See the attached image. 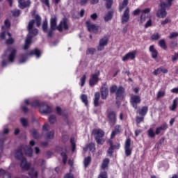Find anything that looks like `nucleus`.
<instances>
[{"mask_svg": "<svg viewBox=\"0 0 178 178\" xmlns=\"http://www.w3.org/2000/svg\"><path fill=\"white\" fill-rule=\"evenodd\" d=\"M99 76H101V72H99V70H96L95 73L90 75L89 79V85L90 87H94V86L98 84V81H99Z\"/></svg>", "mask_w": 178, "mask_h": 178, "instance_id": "obj_7", "label": "nucleus"}, {"mask_svg": "<svg viewBox=\"0 0 178 178\" xmlns=\"http://www.w3.org/2000/svg\"><path fill=\"white\" fill-rule=\"evenodd\" d=\"M110 162L111 161L108 158H105L104 159H103L100 166L101 171L98 176H101V175H106L108 178V172L106 170L108 168H109Z\"/></svg>", "mask_w": 178, "mask_h": 178, "instance_id": "obj_5", "label": "nucleus"}, {"mask_svg": "<svg viewBox=\"0 0 178 178\" xmlns=\"http://www.w3.org/2000/svg\"><path fill=\"white\" fill-rule=\"evenodd\" d=\"M41 3L45 5L47 8H50L51 5L49 4V0H40Z\"/></svg>", "mask_w": 178, "mask_h": 178, "instance_id": "obj_63", "label": "nucleus"}, {"mask_svg": "<svg viewBox=\"0 0 178 178\" xmlns=\"http://www.w3.org/2000/svg\"><path fill=\"white\" fill-rule=\"evenodd\" d=\"M168 23H172V19L170 18H165V20L161 21V26H165Z\"/></svg>", "mask_w": 178, "mask_h": 178, "instance_id": "obj_58", "label": "nucleus"}, {"mask_svg": "<svg viewBox=\"0 0 178 178\" xmlns=\"http://www.w3.org/2000/svg\"><path fill=\"white\" fill-rule=\"evenodd\" d=\"M107 122L110 126L113 127L118 122V115L115 111L112 110H108L106 113Z\"/></svg>", "mask_w": 178, "mask_h": 178, "instance_id": "obj_4", "label": "nucleus"}, {"mask_svg": "<svg viewBox=\"0 0 178 178\" xmlns=\"http://www.w3.org/2000/svg\"><path fill=\"white\" fill-rule=\"evenodd\" d=\"M168 72V69L164 68L163 67H160L156 70H154V71L153 72V74L154 76H158V74H161V73H163V74H166Z\"/></svg>", "mask_w": 178, "mask_h": 178, "instance_id": "obj_25", "label": "nucleus"}, {"mask_svg": "<svg viewBox=\"0 0 178 178\" xmlns=\"http://www.w3.org/2000/svg\"><path fill=\"white\" fill-rule=\"evenodd\" d=\"M108 39L106 37H104L99 40V45L97 46V51H104L105 46L108 45Z\"/></svg>", "mask_w": 178, "mask_h": 178, "instance_id": "obj_18", "label": "nucleus"}, {"mask_svg": "<svg viewBox=\"0 0 178 178\" xmlns=\"http://www.w3.org/2000/svg\"><path fill=\"white\" fill-rule=\"evenodd\" d=\"M21 59L19 60L20 63H24L27 60V54H20Z\"/></svg>", "mask_w": 178, "mask_h": 178, "instance_id": "obj_50", "label": "nucleus"}, {"mask_svg": "<svg viewBox=\"0 0 178 178\" xmlns=\"http://www.w3.org/2000/svg\"><path fill=\"white\" fill-rule=\"evenodd\" d=\"M20 122L24 127L29 126V121L26 118H21Z\"/></svg>", "mask_w": 178, "mask_h": 178, "instance_id": "obj_53", "label": "nucleus"}, {"mask_svg": "<svg viewBox=\"0 0 178 178\" xmlns=\"http://www.w3.org/2000/svg\"><path fill=\"white\" fill-rule=\"evenodd\" d=\"M33 36L31 35H28L25 40V44H29L30 45L31 44Z\"/></svg>", "mask_w": 178, "mask_h": 178, "instance_id": "obj_55", "label": "nucleus"}, {"mask_svg": "<svg viewBox=\"0 0 178 178\" xmlns=\"http://www.w3.org/2000/svg\"><path fill=\"white\" fill-rule=\"evenodd\" d=\"M56 112L57 114L59 115L60 116H61V115H63V116H64L65 118L67 119V114H62V108L59 106L56 107Z\"/></svg>", "mask_w": 178, "mask_h": 178, "instance_id": "obj_47", "label": "nucleus"}, {"mask_svg": "<svg viewBox=\"0 0 178 178\" xmlns=\"http://www.w3.org/2000/svg\"><path fill=\"white\" fill-rule=\"evenodd\" d=\"M136 122L137 124L144 122V116L141 115V117H136Z\"/></svg>", "mask_w": 178, "mask_h": 178, "instance_id": "obj_54", "label": "nucleus"}, {"mask_svg": "<svg viewBox=\"0 0 178 178\" xmlns=\"http://www.w3.org/2000/svg\"><path fill=\"white\" fill-rule=\"evenodd\" d=\"M136 55H137V51L134 50L132 51H130L125 54L122 58V60L123 62H126L127 60H129V59H131V60H133L136 59Z\"/></svg>", "mask_w": 178, "mask_h": 178, "instance_id": "obj_16", "label": "nucleus"}, {"mask_svg": "<svg viewBox=\"0 0 178 178\" xmlns=\"http://www.w3.org/2000/svg\"><path fill=\"white\" fill-rule=\"evenodd\" d=\"M58 31L62 33L63 30H69V25L67 24V19L66 18H63V20L60 22V24L57 26Z\"/></svg>", "mask_w": 178, "mask_h": 178, "instance_id": "obj_11", "label": "nucleus"}, {"mask_svg": "<svg viewBox=\"0 0 178 178\" xmlns=\"http://www.w3.org/2000/svg\"><path fill=\"white\" fill-rule=\"evenodd\" d=\"M136 113H138L140 116L145 117L148 113V107L147 106H143L140 109L136 111Z\"/></svg>", "mask_w": 178, "mask_h": 178, "instance_id": "obj_28", "label": "nucleus"}, {"mask_svg": "<svg viewBox=\"0 0 178 178\" xmlns=\"http://www.w3.org/2000/svg\"><path fill=\"white\" fill-rule=\"evenodd\" d=\"M60 155L63 158V163L66 165V162H67V154H66V152H61Z\"/></svg>", "mask_w": 178, "mask_h": 178, "instance_id": "obj_46", "label": "nucleus"}, {"mask_svg": "<svg viewBox=\"0 0 178 178\" xmlns=\"http://www.w3.org/2000/svg\"><path fill=\"white\" fill-rule=\"evenodd\" d=\"M28 175L31 178H38V172L34 171V169L31 170V171L28 172Z\"/></svg>", "mask_w": 178, "mask_h": 178, "instance_id": "obj_36", "label": "nucleus"}, {"mask_svg": "<svg viewBox=\"0 0 178 178\" xmlns=\"http://www.w3.org/2000/svg\"><path fill=\"white\" fill-rule=\"evenodd\" d=\"M177 102H178V98H175L172 102V104L170 106V111L176 110V108H177Z\"/></svg>", "mask_w": 178, "mask_h": 178, "instance_id": "obj_37", "label": "nucleus"}, {"mask_svg": "<svg viewBox=\"0 0 178 178\" xmlns=\"http://www.w3.org/2000/svg\"><path fill=\"white\" fill-rule=\"evenodd\" d=\"M127 5H129V0H123L122 3L120 5L119 11L122 12Z\"/></svg>", "mask_w": 178, "mask_h": 178, "instance_id": "obj_38", "label": "nucleus"}, {"mask_svg": "<svg viewBox=\"0 0 178 178\" xmlns=\"http://www.w3.org/2000/svg\"><path fill=\"white\" fill-rule=\"evenodd\" d=\"M70 144L72 147V152H74V151H76V142H74V138H70Z\"/></svg>", "mask_w": 178, "mask_h": 178, "instance_id": "obj_44", "label": "nucleus"}, {"mask_svg": "<svg viewBox=\"0 0 178 178\" xmlns=\"http://www.w3.org/2000/svg\"><path fill=\"white\" fill-rule=\"evenodd\" d=\"M92 136L95 137V140L99 145H102L104 144V136H105V132L102 129H95L92 131Z\"/></svg>", "mask_w": 178, "mask_h": 178, "instance_id": "obj_3", "label": "nucleus"}, {"mask_svg": "<svg viewBox=\"0 0 178 178\" xmlns=\"http://www.w3.org/2000/svg\"><path fill=\"white\" fill-rule=\"evenodd\" d=\"M176 37H178V32H172L170 33L168 38L172 40V38H176Z\"/></svg>", "mask_w": 178, "mask_h": 178, "instance_id": "obj_60", "label": "nucleus"}, {"mask_svg": "<svg viewBox=\"0 0 178 178\" xmlns=\"http://www.w3.org/2000/svg\"><path fill=\"white\" fill-rule=\"evenodd\" d=\"M151 12L150 8H145L142 10V15L140 16V23H144L145 22V17L144 16V14L149 13Z\"/></svg>", "mask_w": 178, "mask_h": 178, "instance_id": "obj_32", "label": "nucleus"}, {"mask_svg": "<svg viewBox=\"0 0 178 178\" xmlns=\"http://www.w3.org/2000/svg\"><path fill=\"white\" fill-rule=\"evenodd\" d=\"M86 24L88 27V31L91 32L92 31L95 33V34H97L98 33V26H97L94 24H91V20L88 19L86 22Z\"/></svg>", "mask_w": 178, "mask_h": 178, "instance_id": "obj_17", "label": "nucleus"}, {"mask_svg": "<svg viewBox=\"0 0 178 178\" xmlns=\"http://www.w3.org/2000/svg\"><path fill=\"white\" fill-rule=\"evenodd\" d=\"M124 149L125 151V156H130L133 153V147H131V139L128 138L124 143Z\"/></svg>", "mask_w": 178, "mask_h": 178, "instance_id": "obj_8", "label": "nucleus"}, {"mask_svg": "<svg viewBox=\"0 0 178 178\" xmlns=\"http://www.w3.org/2000/svg\"><path fill=\"white\" fill-rule=\"evenodd\" d=\"M44 137L47 140H52L55 137V131H51L47 132L45 135Z\"/></svg>", "mask_w": 178, "mask_h": 178, "instance_id": "obj_33", "label": "nucleus"}, {"mask_svg": "<svg viewBox=\"0 0 178 178\" xmlns=\"http://www.w3.org/2000/svg\"><path fill=\"white\" fill-rule=\"evenodd\" d=\"M100 92H101L102 99H106V98H108V96L109 95V90L108 89L106 82L102 85L100 89Z\"/></svg>", "mask_w": 178, "mask_h": 178, "instance_id": "obj_13", "label": "nucleus"}, {"mask_svg": "<svg viewBox=\"0 0 178 178\" xmlns=\"http://www.w3.org/2000/svg\"><path fill=\"white\" fill-rule=\"evenodd\" d=\"M42 27L44 33H47L48 31V22L44 21Z\"/></svg>", "mask_w": 178, "mask_h": 178, "instance_id": "obj_49", "label": "nucleus"}, {"mask_svg": "<svg viewBox=\"0 0 178 178\" xmlns=\"http://www.w3.org/2000/svg\"><path fill=\"white\" fill-rule=\"evenodd\" d=\"M106 2V9H111L112 6L113 5V0H103Z\"/></svg>", "mask_w": 178, "mask_h": 178, "instance_id": "obj_40", "label": "nucleus"}, {"mask_svg": "<svg viewBox=\"0 0 178 178\" xmlns=\"http://www.w3.org/2000/svg\"><path fill=\"white\" fill-rule=\"evenodd\" d=\"M95 48H88L86 51V55H94L95 54Z\"/></svg>", "mask_w": 178, "mask_h": 178, "instance_id": "obj_51", "label": "nucleus"}, {"mask_svg": "<svg viewBox=\"0 0 178 178\" xmlns=\"http://www.w3.org/2000/svg\"><path fill=\"white\" fill-rule=\"evenodd\" d=\"M32 108H39V111L42 115L52 113V108L45 103H40L38 100H35L30 103Z\"/></svg>", "mask_w": 178, "mask_h": 178, "instance_id": "obj_2", "label": "nucleus"}, {"mask_svg": "<svg viewBox=\"0 0 178 178\" xmlns=\"http://www.w3.org/2000/svg\"><path fill=\"white\" fill-rule=\"evenodd\" d=\"M129 20H130V8L127 7L121 17V23L124 24V23H127Z\"/></svg>", "mask_w": 178, "mask_h": 178, "instance_id": "obj_15", "label": "nucleus"}, {"mask_svg": "<svg viewBox=\"0 0 178 178\" xmlns=\"http://www.w3.org/2000/svg\"><path fill=\"white\" fill-rule=\"evenodd\" d=\"M15 158L17 161H21L20 166L22 170H30L31 168V164L27 162V159L23 156V147H18L15 153Z\"/></svg>", "mask_w": 178, "mask_h": 178, "instance_id": "obj_1", "label": "nucleus"}, {"mask_svg": "<svg viewBox=\"0 0 178 178\" xmlns=\"http://www.w3.org/2000/svg\"><path fill=\"white\" fill-rule=\"evenodd\" d=\"M100 98L101 95L99 94V92H96L95 93V97L93 99V105L95 108H97V106H99V105L102 104V102H99Z\"/></svg>", "mask_w": 178, "mask_h": 178, "instance_id": "obj_22", "label": "nucleus"}, {"mask_svg": "<svg viewBox=\"0 0 178 178\" xmlns=\"http://www.w3.org/2000/svg\"><path fill=\"white\" fill-rule=\"evenodd\" d=\"M178 59V52H175L171 57L172 62H176Z\"/></svg>", "mask_w": 178, "mask_h": 178, "instance_id": "obj_64", "label": "nucleus"}, {"mask_svg": "<svg viewBox=\"0 0 178 178\" xmlns=\"http://www.w3.org/2000/svg\"><path fill=\"white\" fill-rule=\"evenodd\" d=\"M159 45L162 49H164L166 51L168 49V46H166V42L165 41V39H161L159 41Z\"/></svg>", "mask_w": 178, "mask_h": 178, "instance_id": "obj_34", "label": "nucleus"}, {"mask_svg": "<svg viewBox=\"0 0 178 178\" xmlns=\"http://www.w3.org/2000/svg\"><path fill=\"white\" fill-rule=\"evenodd\" d=\"M159 38H161L159 33H154L151 36V39L153 41H156L157 40H159Z\"/></svg>", "mask_w": 178, "mask_h": 178, "instance_id": "obj_56", "label": "nucleus"}, {"mask_svg": "<svg viewBox=\"0 0 178 178\" xmlns=\"http://www.w3.org/2000/svg\"><path fill=\"white\" fill-rule=\"evenodd\" d=\"M113 10L108 11L104 17V19L105 22H109L113 17Z\"/></svg>", "mask_w": 178, "mask_h": 178, "instance_id": "obj_29", "label": "nucleus"}, {"mask_svg": "<svg viewBox=\"0 0 178 178\" xmlns=\"http://www.w3.org/2000/svg\"><path fill=\"white\" fill-rule=\"evenodd\" d=\"M31 133L33 137V138H35V140H38L40 138V134H38V132L35 129H33L31 131Z\"/></svg>", "mask_w": 178, "mask_h": 178, "instance_id": "obj_43", "label": "nucleus"}, {"mask_svg": "<svg viewBox=\"0 0 178 178\" xmlns=\"http://www.w3.org/2000/svg\"><path fill=\"white\" fill-rule=\"evenodd\" d=\"M91 156H88L87 157H85L83 159V166L84 168H88L90 165H91Z\"/></svg>", "mask_w": 178, "mask_h": 178, "instance_id": "obj_31", "label": "nucleus"}, {"mask_svg": "<svg viewBox=\"0 0 178 178\" xmlns=\"http://www.w3.org/2000/svg\"><path fill=\"white\" fill-rule=\"evenodd\" d=\"M166 92H165V90L163 91H159L157 92V98H162V97H165Z\"/></svg>", "mask_w": 178, "mask_h": 178, "instance_id": "obj_62", "label": "nucleus"}, {"mask_svg": "<svg viewBox=\"0 0 178 178\" xmlns=\"http://www.w3.org/2000/svg\"><path fill=\"white\" fill-rule=\"evenodd\" d=\"M29 55L33 56V55H35L36 58H40L41 56V51L38 49L35 48L34 50H31Z\"/></svg>", "mask_w": 178, "mask_h": 178, "instance_id": "obj_30", "label": "nucleus"}, {"mask_svg": "<svg viewBox=\"0 0 178 178\" xmlns=\"http://www.w3.org/2000/svg\"><path fill=\"white\" fill-rule=\"evenodd\" d=\"M19 3V8L20 9H26V8H30V5H31V1L26 0L24 1V0H18Z\"/></svg>", "mask_w": 178, "mask_h": 178, "instance_id": "obj_21", "label": "nucleus"}, {"mask_svg": "<svg viewBox=\"0 0 178 178\" xmlns=\"http://www.w3.org/2000/svg\"><path fill=\"white\" fill-rule=\"evenodd\" d=\"M87 79V76L83 75V76L81 78V87H84V85L86 84V80Z\"/></svg>", "mask_w": 178, "mask_h": 178, "instance_id": "obj_59", "label": "nucleus"}, {"mask_svg": "<svg viewBox=\"0 0 178 178\" xmlns=\"http://www.w3.org/2000/svg\"><path fill=\"white\" fill-rule=\"evenodd\" d=\"M35 23H36V26L40 27L41 26V17L40 15H36L35 17Z\"/></svg>", "mask_w": 178, "mask_h": 178, "instance_id": "obj_45", "label": "nucleus"}, {"mask_svg": "<svg viewBox=\"0 0 178 178\" xmlns=\"http://www.w3.org/2000/svg\"><path fill=\"white\" fill-rule=\"evenodd\" d=\"M90 151L91 152H95V144L92 143H90L89 144L86 145L83 147L84 152H87V151Z\"/></svg>", "mask_w": 178, "mask_h": 178, "instance_id": "obj_26", "label": "nucleus"}, {"mask_svg": "<svg viewBox=\"0 0 178 178\" xmlns=\"http://www.w3.org/2000/svg\"><path fill=\"white\" fill-rule=\"evenodd\" d=\"M34 23H35V21L34 19L30 20L27 26L28 31L29 34H33V35H37L38 34V29H33L34 27Z\"/></svg>", "mask_w": 178, "mask_h": 178, "instance_id": "obj_14", "label": "nucleus"}, {"mask_svg": "<svg viewBox=\"0 0 178 178\" xmlns=\"http://www.w3.org/2000/svg\"><path fill=\"white\" fill-rule=\"evenodd\" d=\"M3 175V178H12V175L10 173L7 172L3 169H0V176Z\"/></svg>", "mask_w": 178, "mask_h": 178, "instance_id": "obj_35", "label": "nucleus"}, {"mask_svg": "<svg viewBox=\"0 0 178 178\" xmlns=\"http://www.w3.org/2000/svg\"><path fill=\"white\" fill-rule=\"evenodd\" d=\"M118 86L116 85H113L110 87V92L111 94H115V92L116 93V91H118Z\"/></svg>", "mask_w": 178, "mask_h": 178, "instance_id": "obj_52", "label": "nucleus"}, {"mask_svg": "<svg viewBox=\"0 0 178 178\" xmlns=\"http://www.w3.org/2000/svg\"><path fill=\"white\" fill-rule=\"evenodd\" d=\"M108 144L110 147H108L107 150V153L109 155H112L113 154V150L114 149H120V143H118L115 145H113V141L112 140H108Z\"/></svg>", "mask_w": 178, "mask_h": 178, "instance_id": "obj_12", "label": "nucleus"}, {"mask_svg": "<svg viewBox=\"0 0 178 178\" xmlns=\"http://www.w3.org/2000/svg\"><path fill=\"white\" fill-rule=\"evenodd\" d=\"M161 131L162 130L159 128V127L156 129L155 132H154V129H152V128H150L147 131L148 137H149L150 138H154V137H155V135L158 136L161 134Z\"/></svg>", "mask_w": 178, "mask_h": 178, "instance_id": "obj_20", "label": "nucleus"}, {"mask_svg": "<svg viewBox=\"0 0 178 178\" xmlns=\"http://www.w3.org/2000/svg\"><path fill=\"white\" fill-rule=\"evenodd\" d=\"M125 89L123 86H119L115 92L116 104H118L120 101H122L124 98Z\"/></svg>", "mask_w": 178, "mask_h": 178, "instance_id": "obj_10", "label": "nucleus"}, {"mask_svg": "<svg viewBox=\"0 0 178 178\" xmlns=\"http://www.w3.org/2000/svg\"><path fill=\"white\" fill-rule=\"evenodd\" d=\"M161 9L158 10L156 12V17L159 19H165L168 16V12H166V3L161 2L160 3Z\"/></svg>", "mask_w": 178, "mask_h": 178, "instance_id": "obj_6", "label": "nucleus"}, {"mask_svg": "<svg viewBox=\"0 0 178 178\" xmlns=\"http://www.w3.org/2000/svg\"><path fill=\"white\" fill-rule=\"evenodd\" d=\"M61 140L64 144H66L69 141V135H63Z\"/></svg>", "mask_w": 178, "mask_h": 178, "instance_id": "obj_57", "label": "nucleus"}, {"mask_svg": "<svg viewBox=\"0 0 178 178\" xmlns=\"http://www.w3.org/2000/svg\"><path fill=\"white\" fill-rule=\"evenodd\" d=\"M177 47V40L170 42V48L175 49Z\"/></svg>", "mask_w": 178, "mask_h": 178, "instance_id": "obj_48", "label": "nucleus"}, {"mask_svg": "<svg viewBox=\"0 0 178 178\" xmlns=\"http://www.w3.org/2000/svg\"><path fill=\"white\" fill-rule=\"evenodd\" d=\"M149 51L151 54V57L152 59H157L158 58V50L155 49V46L151 45L149 47Z\"/></svg>", "mask_w": 178, "mask_h": 178, "instance_id": "obj_24", "label": "nucleus"}, {"mask_svg": "<svg viewBox=\"0 0 178 178\" xmlns=\"http://www.w3.org/2000/svg\"><path fill=\"white\" fill-rule=\"evenodd\" d=\"M8 51L10 52L8 57V60L11 63L15 62V58H16V52L17 51L13 47H8Z\"/></svg>", "mask_w": 178, "mask_h": 178, "instance_id": "obj_19", "label": "nucleus"}, {"mask_svg": "<svg viewBox=\"0 0 178 178\" xmlns=\"http://www.w3.org/2000/svg\"><path fill=\"white\" fill-rule=\"evenodd\" d=\"M57 23L58 18H56V17H54L50 19V27L51 30H58V26H56Z\"/></svg>", "mask_w": 178, "mask_h": 178, "instance_id": "obj_27", "label": "nucleus"}, {"mask_svg": "<svg viewBox=\"0 0 178 178\" xmlns=\"http://www.w3.org/2000/svg\"><path fill=\"white\" fill-rule=\"evenodd\" d=\"M25 154L29 157L33 156V148L31 147H27V149L25 150Z\"/></svg>", "mask_w": 178, "mask_h": 178, "instance_id": "obj_42", "label": "nucleus"}, {"mask_svg": "<svg viewBox=\"0 0 178 178\" xmlns=\"http://www.w3.org/2000/svg\"><path fill=\"white\" fill-rule=\"evenodd\" d=\"M49 122L50 124H54V123L56 122V115H51L49 117Z\"/></svg>", "mask_w": 178, "mask_h": 178, "instance_id": "obj_41", "label": "nucleus"}, {"mask_svg": "<svg viewBox=\"0 0 178 178\" xmlns=\"http://www.w3.org/2000/svg\"><path fill=\"white\" fill-rule=\"evenodd\" d=\"M131 105L134 109L138 108V104H141V97L140 95H131L130 99Z\"/></svg>", "mask_w": 178, "mask_h": 178, "instance_id": "obj_9", "label": "nucleus"}, {"mask_svg": "<svg viewBox=\"0 0 178 178\" xmlns=\"http://www.w3.org/2000/svg\"><path fill=\"white\" fill-rule=\"evenodd\" d=\"M12 13H13V16L17 17L20 16L21 11H20V10H15L12 11Z\"/></svg>", "mask_w": 178, "mask_h": 178, "instance_id": "obj_61", "label": "nucleus"}, {"mask_svg": "<svg viewBox=\"0 0 178 178\" xmlns=\"http://www.w3.org/2000/svg\"><path fill=\"white\" fill-rule=\"evenodd\" d=\"M81 99L86 106H88V97L86 95H81Z\"/></svg>", "mask_w": 178, "mask_h": 178, "instance_id": "obj_39", "label": "nucleus"}, {"mask_svg": "<svg viewBox=\"0 0 178 178\" xmlns=\"http://www.w3.org/2000/svg\"><path fill=\"white\" fill-rule=\"evenodd\" d=\"M122 132V127L120 124H117L114 127V130L111 132V139L113 140V138H115L116 137L117 134H119Z\"/></svg>", "mask_w": 178, "mask_h": 178, "instance_id": "obj_23", "label": "nucleus"}]
</instances>
